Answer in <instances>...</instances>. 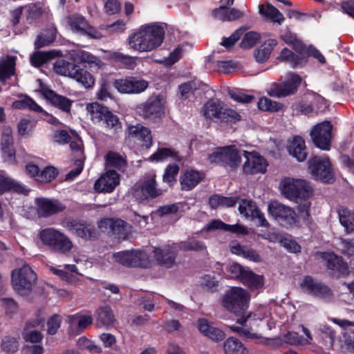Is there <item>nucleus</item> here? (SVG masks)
Wrapping results in <instances>:
<instances>
[{
	"label": "nucleus",
	"instance_id": "nucleus-1",
	"mask_svg": "<svg viewBox=\"0 0 354 354\" xmlns=\"http://www.w3.org/2000/svg\"><path fill=\"white\" fill-rule=\"evenodd\" d=\"M250 295L241 287L233 286L222 295L221 304L230 313L236 317V323L244 326L251 317L248 312Z\"/></svg>",
	"mask_w": 354,
	"mask_h": 354
},
{
	"label": "nucleus",
	"instance_id": "nucleus-2",
	"mask_svg": "<svg viewBox=\"0 0 354 354\" xmlns=\"http://www.w3.org/2000/svg\"><path fill=\"white\" fill-rule=\"evenodd\" d=\"M165 38L164 28L156 24H145L129 36V45L139 52H149L159 47Z\"/></svg>",
	"mask_w": 354,
	"mask_h": 354
},
{
	"label": "nucleus",
	"instance_id": "nucleus-3",
	"mask_svg": "<svg viewBox=\"0 0 354 354\" xmlns=\"http://www.w3.org/2000/svg\"><path fill=\"white\" fill-rule=\"evenodd\" d=\"M38 236L44 245L59 254H66L73 248V242L67 235L52 227L41 230Z\"/></svg>",
	"mask_w": 354,
	"mask_h": 354
},
{
	"label": "nucleus",
	"instance_id": "nucleus-4",
	"mask_svg": "<svg viewBox=\"0 0 354 354\" xmlns=\"http://www.w3.org/2000/svg\"><path fill=\"white\" fill-rule=\"evenodd\" d=\"M54 70L59 75L75 80L86 88L94 85L95 79L91 73L75 63L59 59L54 64Z\"/></svg>",
	"mask_w": 354,
	"mask_h": 354
},
{
	"label": "nucleus",
	"instance_id": "nucleus-5",
	"mask_svg": "<svg viewBox=\"0 0 354 354\" xmlns=\"http://www.w3.org/2000/svg\"><path fill=\"white\" fill-rule=\"evenodd\" d=\"M268 210L269 214L281 227L288 229L299 226V216L294 209L277 201H272L269 203Z\"/></svg>",
	"mask_w": 354,
	"mask_h": 354
},
{
	"label": "nucleus",
	"instance_id": "nucleus-6",
	"mask_svg": "<svg viewBox=\"0 0 354 354\" xmlns=\"http://www.w3.org/2000/svg\"><path fill=\"white\" fill-rule=\"evenodd\" d=\"M222 104L219 100H207L202 109L204 117L226 123H235L241 120V116L238 112L232 109L223 108Z\"/></svg>",
	"mask_w": 354,
	"mask_h": 354
},
{
	"label": "nucleus",
	"instance_id": "nucleus-7",
	"mask_svg": "<svg viewBox=\"0 0 354 354\" xmlns=\"http://www.w3.org/2000/svg\"><path fill=\"white\" fill-rule=\"evenodd\" d=\"M308 169L315 179L324 183L335 181V173L328 156H313L308 160Z\"/></svg>",
	"mask_w": 354,
	"mask_h": 354
},
{
	"label": "nucleus",
	"instance_id": "nucleus-8",
	"mask_svg": "<svg viewBox=\"0 0 354 354\" xmlns=\"http://www.w3.org/2000/svg\"><path fill=\"white\" fill-rule=\"evenodd\" d=\"M282 194L292 201H307L313 195L310 183L302 179L285 180L281 185Z\"/></svg>",
	"mask_w": 354,
	"mask_h": 354
},
{
	"label": "nucleus",
	"instance_id": "nucleus-9",
	"mask_svg": "<svg viewBox=\"0 0 354 354\" xmlns=\"http://www.w3.org/2000/svg\"><path fill=\"white\" fill-rule=\"evenodd\" d=\"M161 95H151L136 107L137 113L150 122H156L165 115V106Z\"/></svg>",
	"mask_w": 354,
	"mask_h": 354
},
{
	"label": "nucleus",
	"instance_id": "nucleus-10",
	"mask_svg": "<svg viewBox=\"0 0 354 354\" xmlns=\"http://www.w3.org/2000/svg\"><path fill=\"white\" fill-rule=\"evenodd\" d=\"M87 109L91 113L93 120H97V122H103L106 128L113 129L115 133L121 131L122 123L120 118L107 106L98 102H93L87 106Z\"/></svg>",
	"mask_w": 354,
	"mask_h": 354
},
{
	"label": "nucleus",
	"instance_id": "nucleus-11",
	"mask_svg": "<svg viewBox=\"0 0 354 354\" xmlns=\"http://www.w3.org/2000/svg\"><path fill=\"white\" fill-rule=\"evenodd\" d=\"M12 283L15 290L21 295L28 294L37 281V274L27 264L12 272Z\"/></svg>",
	"mask_w": 354,
	"mask_h": 354
},
{
	"label": "nucleus",
	"instance_id": "nucleus-12",
	"mask_svg": "<svg viewBox=\"0 0 354 354\" xmlns=\"http://www.w3.org/2000/svg\"><path fill=\"white\" fill-rule=\"evenodd\" d=\"M157 185L156 176H149L133 185L132 195L138 203L156 198L162 194V190L158 188Z\"/></svg>",
	"mask_w": 354,
	"mask_h": 354
},
{
	"label": "nucleus",
	"instance_id": "nucleus-13",
	"mask_svg": "<svg viewBox=\"0 0 354 354\" xmlns=\"http://www.w3.org/2000/svg\"><path fill=\"white\" fill-rule=\"evenodd\" d=\"M208 160L211 163H219L222 166H229L236 169L241 163V156L234 146L218 147L216 151L209 153Z\"/></svg>",
	"mask_w": 354,
	"mask_h": 354
},
{
	"label": "nucleus",
	"instance_id": "nucleus-14",
	"mask_svg": "<svg viewBox=\"0 0 354 354\" xmlns=\"http://www.w3.org/2000/svg\"><path fill=\"white\" fill-rule=\"evenodd\" d=\"M61 225L70 233L85 240H91L95 237L94 225L86 221L65 217L62 220Z\"/></svg>",
	"mask_w": 354,
	"mask_h": 354
},
{
	"label": "nucleus",
	"instance_id": "nucleus-15",
	"mask_svg": "<svg viewBox=\"0 0 354 354\" xmlns=\"http://www.w3.org/2000/svg\"><path fill=\"white\" fill-rule=\"evenodd\" d=\"M292 45L297 54L287 48H284L281 50L279 57L281 61L288 64L293 68H302L307 63V48L297 39Z\"/></svg>",
	"mask_w": 354,
	"mask_h": 354
},
{
	"label": "nucleus",
	"instance_id": "nucleus-16",
	"mask_svg": "<svg viewBox=\"0 0 354 354\" xmlns=\"http://www.w3.org/2000/svg\"><path fill=\"white\" fill-rule=\"evenodd\" d=\"M117 262L128 268H147L151 266L147 254L144 251H122L113 254Z\"/></svg>",
	"mask_w": 354,
	"mask_h": 354
},
{
	"label": "nucleus",
	"instance_id": "nucleus-17",
	"mask_svg": "<svg viewBox=\"0 0 354 354\" xmlns=\"http://www.w3.org/2000/svg\"><path fill=\"white\" fill-rule=\"evenodd\" d=\"M333 125L330 121L316 124L310 132L315 146L322 150H329L331 145Z\"/></svg>",
	"mask_w": 354,
	"mask_h": 354
},
{
	"label": "nucleus",
	"instance_id": "nucleus-18",
	"mask_svg": "<svg viewBox=\"0 0 354 354\" xmlns=\"http://www.w3.org/2000/svg\"><path fill=\"white\" fill-rule=\"evenodd\" d=\"M114 87L120 93L140 94L148 88V81L137 76H127L124 78L116 80L113 83Z\"/></svg>",
	"mask_w": 354,
	"mask_h": 354
},
{
	"label": "nucleus",
	"instance_id": "nucleus-19",
	"mask_svg": "<svg viewBox=\"0 0 354 354\" xmlns=\"http://www.w3.org/2000/svg\"><path fill=\"white\" fill-rule=\"evenodd\" d=\"M302 79L295 73L287 75L286 80L281 83L276 84L269 92L270 95L276 97H285L295 94L301 85Z\"/></svg>",
	"mask_w": 354,
	"mask_h": 354
},
{
	"label": "nucleus",
	"instance_id": "nucleus-20",
	"mask_svg": "<svg viewBox=\"0 0 354 354\" xmlns=\"http://www.w3.org/2000/svg\"><path fill=\"white\" fill-rule=\"evenodd\" d=\"M299 286L304 292L315 297L328 299L333 296L332 291L328 286L310 275L305 276Z\"/></svg>",
	"mask_w": 354,
	"mask_h": 354
},
{
	"label": "nucleus",
	"instance_id": "nucleus-21",
	"mask_svg": "<svg viewBox=\"0 0 354 354\" xmlns=\"http://www.w3.org/2000/svg\"><path fill=\"white\" fill-rule=\"evenodd\" d=\"M245 161L243 165V172L245 175H254L266 172L268 163L267 160L257 152L244 151Z\"/></svg>",
	"mask_w": 354,
	"mask_h": 354
},
{
	"label": "nucleus",
	"instance_id": "nucleus-22",
	"mask_svg": "<svg viewBox=\"0 0 354 354\" xmlns=\"http://www.w3.org/2000/svg\"><path fill=\"white\" fill-rule=\"evenodd\" d=\"M239 211L241 214H243L246 217H250L252 220L257 219L259 226L265 227L269 226V223L265 218L263 213L252 200L242 199L239 206Z\"/></svg>",
	"mask_w": 354,
	"mask_h": 354
},
{
	"label": "nucleus",
	"instance_id": "nucleus-23",
	"mask_svg": "<svg viewBox=\"0 0 354 354\" xmlns=\"http://www.w3.org/2000/svg\"><path fill=\"white\" fill-rule=\"evenodd\" d=\"M119 183V174L116 171L110 169L95 182L94 189L98 193H111Z\"/></svg>",
	"mask_w": 354,
	"mask_h": 354
},
{
	"label": "nucleus",
	"instance_id": "nucleus-24",
	"mask_svg": "<svg viewBox=\"0 0 354 354\" xmlns=\"http://www.w3.org/2000/svg\"><path fill=\"white\" fill-rule=\"evenodd\" d=\"M99 226L109 227L118 239H125L129 234L130 225L121 218H104L100 221Z\"/></svg>",
	"mask_w": 354,
	"mask_h": 354
},
{
	"label": "nucleus",
	"instance_id": "nucleus-25",
	"mask_svg": "<svg viewBox=\"0 0 354 354\" xmlns=\"http://www.w3.org/2000/svg\"><path fill=\"white\" fill-rule=\"evenodd\" d=\"M35 203L38 214L44 218L62 212L66 209V206L58 200L37 198Z\"/></svg>",
	"mask_w": 354,
	"mask_h": 354
},
{
	"label": "nucleus",
	"instance_id": "nucleus-26",
	"mask_svg": "<svg viewBox=\"0 0 354 354\" xmlns=\"http://www.w3.org/2000/svg\"><path fill=\"white\" fill-rule=\"evenodd\" d=\"M323 259L326 261L327 268L332 271V274L339 277L348 274V265L341 256L334 252L323 254Z\"/></svg>",
	"mask_w": 354,
	"mask_h": 354
},
{
	"label": "nucleus",
	"instance_id": "nucleus-27",
	"mask_svg": "<svg viewBox=\"0 0 354 354\" xmlns=\"http://www.w3.org/2000/svg\"><path fill=\"white\" fill-rule=\"evenodd\" d=\"M153 254L158 263L167 268H172L176 263L177 250L176 248L167 245L162 248H155Z\"/></svg>",
	"mask_w": 354,
	"mask_h": 354
},
{
	"label": "nucleus",
	"instance_id": "nucleus-28",
	"mask_svg": "<svg viewBox=\"0 0 354 354\" xmlns=\"http://www.w3.org/2000/svg\"><path fill=\"white\" fill-rule=\"evenodd\" d=\"M205 177V174L203 171L193 169H186L179 179L181 189L184 191L192 190Z\"/></svg>",
	"mask_w": 354,
	"mask_h": 354
},
{
	"label": "nucleus",
	"instance_id": "nucleus-29",
	"mask_svg": "<svg viewBox=\"0 0 354 354\" xmlns=\"http://www.w3.org/2000/svg\"><path fill=\"white\" fill-rule=\"evenodd\" d=\"M42 93L54 106L66 113L71 111L73 101L67 97L61 95L48 88L43 89Z\"/></svg>",
	"mask_w": 354,
	"mask_h": 354
},
{
	"label": "nucleus",
	"instance_id": "nucleus-30",
	"mask_svg": "<svg viewBox=\"0 0 354 354\" xmlns=\"http://www.w3.org/2000/svg\"><path fill=\"white\" fill-rule=\"evenodd\" d=\"M289 154L298 162H304L308 157L305 140L299 136H295L288 146Z\"/></svg>",
	"mask_w": 354,
	"mask_h": 354
},
{
	"label": "nucleus",
	"instance_id": "nucleus-31",
	"mask_svg": "<svg viewBox=\"0 0 354 354\" xmlns=\"http://www.w3.org/2000/svg\"><path fill=\"white\" fill-rule=\"evenodd\" d=\"M197 326L199 331L205 336L214 342H219L224 339L225 333L213 326L207 319L201 318L197 322Z\"/></svg>",
	"mask_w": 354,
	"mask_h": 354
},
{
	"label": "nucleus",
	"instance_id": "nucleus-32",
	"mask_svg": "<svg viewBox=\"0 0 354 354\" xmlns=\"http://www.w3.org/2000/svg\"><path fill=\"white\" fill-rule=\"evenodd\" d=\"M127 132L129 137L141 140L142 146H145L146 148H149L152 145L151 130L141 124L138 123L136 125H129Z\"/></svg>",
	"mask_w": 354,
	"mask_h": 354
},
{
	"label": "nucleus",
	"instance_id": "nucleus-33",
	"mask_svg": "<svg viewBox=\"0 0 354 354\" xmlns=\"http://www.w3.org/2000/svg\"><path fill=\"white\" fill-rule=\"evenodd\" d=\"M30 190L15 180L0 174V195L6 192H14L28 195Z\"/></svg>",
	"mask_w": 354,
	"mask_h": 354
},
{
	"label": "nucleus",
	"instance_id": "nucleus-34",
	"mask_svg": "<svg viewBox=\"0 0 354 354\" xmlns=\"http://www.w3.org/2000/svg\"><path fill=\"white\" fill-rule=\"evenodd\" d=\"M17 57L7 55L0 58V82H5L15 73Z\"/></svg>",
	"mask_w": 354,
	"mask_h": 354
},
{
	"label": "nucleus",
	"instance_id": "nucleus-35",
	"mask_svg": "<svg viewBox=\"0 0 354 354\" xmlns=\"http://www.w3.org/2000/svg\"><path fill=\"white\" fill-rule=\"evenodd\" d=\"M169 158L174 160L176 163H179L183 160L178 151L172 148L167 147L158 148L157 151L149 157L151 160L156 162H161Z\"/></svg>",
	"mask_w": 354,
	"mask_h": 354
},
{
	"label": "nucleus",
	"instance_id": "nucleus-36",
	"mask_svg": "<svg viewBox=\"0 0 354 354\" xmlns=\"http://www.w3.org/2000/svg\"><path fill=\"white\" fill-rule=\"evenodd\" d=\"M277 44V41L275 39H267L259 48L254 50L255 60L259 63L266 62Z\"/></svg>",
	"mask_w": 354,
	"mask_h": 354
},
{
	"label": "nucleus",
	"instance_id": "nucleus-37",
	"mask_svg": "<svg viewBox=\"0 0 354 354\" xmlns=\"http://www.w3.org/2000/svg\"><path fill=\"white\" fill-rule=\"evenodd\" d=\"M93 317L90 315H82L80 313L71 315L67 317V321L71 327L75 328L80 332H82L93 323Z\"/></svg>",
	"mask_w": 354,
	"mask_h": 354
},
{
	"label": "nucleus",
	"instance_id": "nucleus-38",
	"mask_svg": "<svg viewBox=\"0 0 354 354\" xmlns=\"http://www.w3.org/2000/svg\"><path fill=\"white\" fill-rule=\"evenodd\" d=\"M57 28L50 26L39 34L35 41V48L39 49L48 46L56 39Z\"/></svg>",
	"mask_w": 354,
	"mask_h": 354
},
{
	"label": "nucleus",
	"instance_id": "nucleus-39",
	"mask_svg": "<svg viewBox=\"0 0 354 354\" xmlns=\"http://www.w3.org/2000/svg\"><path fill=\"white\" fill-rule=\"evenodd\" d=\"M240 281L250 290H258L262 288L264 283L263 277L255 274L250 270H245Z\"/></svg>",
	"mask_w": 354,
	"mask_h": 354
},
{
	"label": "nucleus",
	"instance_id": "nucleus-40",
	"mask_svg": "<svg viewBox=\"0 0 354 354\" xmlns=\"http://www.w3.org/2000/svg\"><path fill=\"white\" fill-rule=\"evenodd\" d=\"M213 16L222 21H233L243 17V14L236 8L227 9L226 6H221L218 9H214Z\"/></svg>",
	"mask_w": 354,
	"mask_h": 354
},
{
	"label": "nucleus",
	"instance_id": "nucleus-41",
	"mask_svg": "<svg viewBox=\"0 0 354 354\" xmlns=\"http://www.w3.org/2000/svg\"><path fill=\"white\" fill-rule=\"evenodd\" d=\"M259 11L261 15L270 19L274 23H277L279 25H281L285 19L283 14L270 3H268L266 8L264 5L260 4Z\"/></svg>",
	"mask_w": 354,
	"mask_h": 354
},
{
	"label": "nucleus",
	"instance_id": "nucleus-42",
	"mask_svg": "<svg viewBox=\"0 0 354 354\" xmlns=\"http://www.w3.org/2000/svg\"><path fill=\"white\" fill-rule=\"evenodd\" d=\"M97 325L100 327H108L115 322V317L109 306L99 308L96 314Z\"/></svg>",
	"mask_w": 354,
	"mask_h": 354
},
{
	"label": "nucleus",
	"instance_id": "nucleus-43",
	"mask_svg": "<svg viewBox=\"0 0 354 354\" xmlns=\"http://www.w3.org/2000/svg\"><path fill=\"white\" fill-rule=\"evenodd\" d=\"M339 223L347 233L354 232V212L347 207H342L338 209Z\"/></svg>",
	"mask_w": 354,
	"mask_h": 354
},
{
	"label": "nucleus",
	"instance_id": "nucleus-44",
	"mask_svg": "<svg viewBox=\"0 0 354 354\" xmlns=\"http://www.w3.org/2000/svg\"><path fill=\"white\" fill-rule=\"evenodd\" d=\"M71 28L83 35H87L91 38H95L92 34L94 28L89 26L86 19L82 16H77L71 19L70 22Z\"/></svg>",
	"mask_w": 354,
	"mask_h": 354
},
{
	"label": "nucleus",
	"instance_id": "nucleus-45",
	"mask_svg": "<svg viewBox=\"0 0 354 354\" xmlns=\"http://www.w3.org/2000/svg\"><path fill=\"white\" fill-rule=\"evenodd\" d=\"M225 354H246L247 349L237 338L231 337L227 338L223 344Z\"/></svg>",
	"mask_w": 354,
	"mask_h": 354
},
{
	"label": "nucleus",
	"instance_id": "nucleus-46",
	"mask_svg": "<svg viewBox=\"0 0 354 354\" xmlns=\"http://www.w3.org/2000/svg\"><path fill=\"white\" fill-rule=\"evenodd\" d=\"M23 8L25 10L26 18L28 24L39 19L44 12V9L39 2L28 3Z\"/></svg>",
	"mask_w": 354,
	"mask_h": 354
},
{
	"label": "nucleus",
	"instance_id": "nucleus-47",
	"mask_svg": "<svg viewBox=\"0 0 354 354\" xmlns=\"http://www.w3.org/2000/svg\"><path fill=\"white\" fill-rule=\"evenodd\" d=\"M201 288L209 292L214 293L218 291L219 281L214 273L205 274L200 281Z\"/></svg>",
	"mask_w": 354,
	"mask_h": 354
},
{
	"label": "nucleus",
	"instance_id": "nucleus-48",
	"mask_svg": "<svg viewBox=\"0 0 354 354\" xmlns=\"http://www.w3.org/2000/svg\"><path fill=\"white\" fill-rule=\"evenodd\" d=\"M111 59L122 68L133 69L136 66V61L133 57L124 55L120 52H113L111 54Z\"/></svg>",
	"mask_w": 354,
	"mask_h": 354
},
{
	"label": "nucleus",
	"instance_id": "nucleus-49",
	"mask_svg": "<svg viewBox=\"0 0 354 354\" xmlns=\"http://www.w3.org/2000/svg\"><path fill=\"white\" fill-rule=\"evenodd\" d=\"M56 56L55 51L35 52L30 57L31 64L39 67Z\"/></svg>",
	"mask_w": 354,
	"mask_h": 354
},
{
	"label": "nucleus",
	"instance_id": "nucleus-50",
	"mask_svg": "<svg viewBox=\"0 0 354 354\" xmlns=\"http://www.w3.org/2000/svg\"><path fill=\"white\" fill-rule=\"evenodd\" d=\"M258 108L264 111L277 112L281 110L283 104L268 97H261L257 102Z\"/></svg>",
	"mask_w": 354,
	"mask_h": 354
},
{
	"label": "nucleus",
	"instance_id": "nucleus-51",
	"mask_svg": "<svg viewBox=\"0 0 354 354\" xmlns=\"http://www.w3.org/2000/svg\"><path fill=\"white\" fill-rule=\"evenodd\" d=\"M59 174L58 169L54 166L45 167L38 176L37 181L42 183H48L55 180Z\"/></svg>",
	"mask_w": 354,
	"mask_h": 354
},
{
	"label": "nucleus",
	"instance_id": "nucleus-52",
	"mask_svg": "<svg viewBox=\"0 0 354 354\" xmlns=\"http://www.w3.org/2000/svg\"><path fill=\"white\" fill-rule=\"evenodd\" d=\"M260 39L261 35L259 33L254 31H249L244 35L239 44V47L243 49H250L254 46Z\"/></svg>",
	"mask_w": 354,
	"mask_h": 354
},
{
	"label": "nucleus",
	"instance_id": "nucleus-53",
	"mask_svg": "<svg viewBox=\"0 0 354 354\" xmlns=\"http://www.w3.org/2000/svg\"><path fill=\"white\" fill-rule=\"evenodd\" d=\"M77 344L81 350H86L91 354H99L102 351L100 346L95 344L93 341L86 337H81Z\"/></svg>",
	"mask_w": 354,
	"mask_h": 354
},
{
	"label": "nucleus",
	"instance_id": "nucleus-54",
	"mask_svg": "<svg viewBox=\"0 0 354 354\" xmlns=\"http://www.w3.org/2000/svg\"><path fill=\"white\" fill-rule=\"evenodd\" d=\"M180 167L177 164H169L165 169L163 174V181L170 186L176 182V176L178 174Z\"/></svg>",
	"mask_w": 354,
	"mask_h": 354
},
{
	"label": "nucleus",
	"instance_id": "nucleus-55",
	"mask_svg": "<svg viewBox=\"0 0 354 354\" xmlns=\"http://www.w3.org/2000/svg\"><path fill=\"white\" fill-rule=\"evenodd\" d=\"M105 160L106 165L109 167L120 169L125 164L122 157L120 154L113 151L107 153L105 156Z\"/></svg>",
	"mask_w": 354,
	"mask_h": 354
},
{
	"label": "nucleus",
	"instance_id": "nucleus-56",
	"mask_svg": "<svg viewBox=\"0 0 354 354\" xmlns=\"http://www.w3.org/2000/svg\"><path fill=\"white\" fill-rule=\"evenodd\" d=\"M19 343L16 338L6 336L2 340L1 347L2 351L8 354H12L18 350Z\"/></svg>",
	"mask_w": 354,
	"mask_h": 354
},
{
	"label": "nucleus",
	"instance_id": "nucleus-57",
	"mask_svg": "<svg viewBox=\"0 0 354 354\" xmlns=\"http://www.w3.org/2000/svg\"><path fill=\"white\" fill-rule=\"evenodd\" d=\"M180 249L184 251L199 252L205 250L206 246L203 241L193 239L182 243Z\"/></svg>",
	"mask_w": 354,
	"mask_h": 354
},
{
	"label": "nucleus",
	"instance_id": "nucleus-58",
	"mask_svg": "<svg viewBox=\"0 0 354 354\" xmlns=\"http://www.w3.org/2000/svg\"><path fill=\"white\" fill-rule=\"evenodd\" d=\"M228 93L232 99L240 103H250L255 99L254 95L245 94L239 89H231Z\"/></svg>",
	"mask_w": 354,
	"mask_h": 354
},
{
	"label": "nucleus",
	"instance_id": "nucleus-59",
	"mask_svg": "<svg viewBox=\"0 0 354 354\" xmlns=\"http://www.w3.org/2000/svg\"><path fill=\"white\" fill-rule=\"evenodd\" d=\"M279 243L285 248L288 252L291 253L301 252V246L294 239L281 237L279 240Z\"/></svg>",
	"mask_w": 354,
	"mask_h": 354
},
{
	"label": "nucleus",
	"instance_id": "nucleus-60",
	"mask_svg": "<svg viewBox=\"0 0 354 354\" xmlns=\"http://www.w3.org/2000/svg\"><path fill=\"white\" fill-rule=\"evenodd\" d=\"M196 88V84L194 81L185 82L178 86L179 93L181 97L183 99H187L189 97V95L194 93Z\"/></svg>",
	"mask_w": 354,
	"mask_h": 354
},
{
	"label": "nucleus",
	"instance_id": "nucleus-61",
	"mask_svg": "<svg viewBox=\"0 0 354 354\" xmlns=\"http://www.w3.org/2000/svg\"><path fill=\"white\" fill-rule=\"evenodd\" d=\"M243 34V30L237 29L230 37H224L221 44L226 48H230L235 44V43L241 38Z\"/></svg>",
	"mask_w": 354,
	"mask_h": 354
},
{
	"label": "nucleus",
	"instance_id": "nucleus-62",
	"mask_svg": "<svg viewBox=\"0 0 354 354\" xmlns=\"http://www.w3.org/2000/svg\"><path fill=\"white\" fill-rule=\"evenodd\" d=\"M61 324V319L59 315H52L47 322V331L50 335H55Z\"/></svg>",
	"mask_w": 354,
	"mask_h": 354
},
{
	"label": "nucleus",
	"instance_id": "nucleus-63",
	"mask_svg": "<svg viewBox=\"0 0 354 354\" xmlns=\"http://www.w3.org/2000/svg\"><path fill=\"white\" fill-rule=\"evenodd\" d=\"M1 301L4 306L6 315L12 316L17 313L18 310V305L13 299L2 298Z\"/></svg>",
	"mask_w": 354,
	"mask_h": 354
},
{
	"label": "nucleus",
	"instance_id": "nucleus-64",
	"mask_svg": "<svg viewBox=\"0 0 354 354\" xmlns=\"http://www.w3.org/2000/svg\"><path fill=\"white\" fill-rule=\"evenodd\" d=\"M245 270L246 269L244 267L237 263H234L227 268V272L231 274V277L236 278L239 281L241 280Z\"/></svg>",
	"mask_w": 354,
	"mask_h": 354
}]
</instances>
